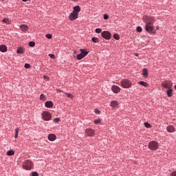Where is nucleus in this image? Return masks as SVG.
I'll list each match as a JSON object with an SVG mask.
<instances>
[{"instance_id":"nucleus-1","label":"nucleus","mask_w":176,"mask_h":176,"mask_svg":"<svg viewBox=\"0 0 176 176\" xmlns=\"http://www.w3.org/2000/svg\"><path fill=\"white\" fill-rule=\"evenodd\" d=\"M143 20H144L146 23V31H147V32H152V31H153V21H152L153 18L149 17L148 16H144Z\"/></svg>"},{"instance_id":"nucleus-2","label":"nucleus","mask_w":176,"mask_h":176,"mask_svg":"<svg viewBox=\"0 0 176 176\" xmlns=\"http://www.w3.org/2000/svg\"><path fill=\"white\" fill-rule=\"evenodd\" d=\"M159 148V143L156 141H151L148 143V148L151 149V151H157Z\"/></svg>"},{"instance_id":"nucleus-3","label":"nucleus","mask_w":176,"mask_h":176,"mask_svg":"<svg viewBox=\"0 0 176 176\" xmlns=\"http://www.w3.org/2000/svg\"><path fill=\"white\" fill-rule=\"evenodd\" d=\"M120 83L121 86L124 89H129L131 86V82H130V80L128 79L122 80Z\"/></svg>"},{"instance_id":"nucleus-4","label":"nucleus","mask_w":176,"mask_h":176,"mask_svg":"<svg viewBox=\"0 0 176 176\" xmlns=\"http://www.w3.org/2000/svg\"><path fill=\"white\" fill-rule=\"evenodd\" d=\"M80 51L81 53L77 56V60H82V58H85L89 54V52L85 49H80Z\"/></svg>"},{"instance_id":"nucleus-5","label":"nucleus","mask_w":176,"mask_h":176,"mask_svg":"<svg viewBox=\"0 0 176 176\" xmlns=\"http://www.w3.org/2000/svg\"><path fill=\"white\" fill-rule=\"evenodd\" d=\"M42 119L45 121L52 120V114L49 111H43L42 113Z\"/></svg>"},{"instance_id":"nucleus-6","label":"nucleus","mask_w":176,"mask_h":176,"mask_svg":"<svg viewBox=\"0 0 176 176\" xmlns=\"http://www.w3.org/2000/svg\"><path fill=\"white\" fill-rule=\"evenodd\" d=\"M23 168H25V170H31L32 168V162L30 161V160H27L23 163Z\"/></svg>"},{"instance_id":"nucleus-7","label":"nucleus","mask_w":176,"mask_h":176,"mask_svg":"<svg viewBox=\"0 0 176 176\" xmlns=\"http://www.w3.org/2000/svg\"><path fill=\"white\" fill-rule=\"evenodd\" d=\"M101 36L102 38H104V39L109 40V39H111L112 34H111V32H109L108 31H103L101 33Z\"/></svg>"},{"instance_id":"nucleus-8","label":"nucleus","mask_w":176,"mask_h":176,"mask_svg":"<svg viewBox=\"0 0 176 176\" xmlns=\"http://www.w3.org/2000/svg\"><path fill=\"white\" fill-rule=\"evenodd\" d=\"M162 86L165 89H171L173 87V83L170 81L165 80L162 82Z\"/></svg>"},{"instance_id":"nucleus-9","label":"nucleus","mask_w":176,"mask_h":176,"mask_svg":"<svg viewBox=\"0 0 176 176\" xmlns=\"http://www.w3.org/2000/svg\"><path fill=\"white\" fill-rule=\"evenodd\" d=\"M78 14H79L76 12H72L69 16V20H71V21H74V20H76V19H78Z\"/></svg>"},{"instance_id":"nucleus-10","label":"nucleus","mask_w":176,"mask_h":176,"mask_svg":"<svg viewBox=\"0 0 176 176\" xmlns=\"http://www.w3.org/2000/svg\"><path fill=\"white\" fill-rule=\"evenodd\" d=\"M85 133L88 137H93L94 135V131L91 129H86Z\"/></svg>"},{"instance_id":"nucleus-11","label":"nucleus","mask_w":176,"mask_h":176,"mask_svg":"<svg viewBox=\"0 0 176 176\" xmlns=\"http://www.w3.org/2000/svg\"><path fill=\"white\" fill-rule=\"evenodd\" d=\"M111 90L113 91V93L118 94L120 91V87H119L118 85H113L111 87Z\"/></svg>"},{"instance_id":"nucleus-12","label":"nucleus","mask_w":176,"mask_h":176,"mask_svg":"<svg viewBox=\"0 0 176 176\" xmlns=\"http://www.w3.org/2000/svg\"><path fill=\"white\" fill-rule=\"evenodd\" d=\"M168 133H174L175 131V128L173 125H169L166 128Z\"/></svg>"},{"instance_id":"nucleus-13","label":"nucleus","mask_w":176,"mask_h":176,"mask_svg":"<svg viewBox=\"0 0 176 176\" xmlns=\"http://www.w3.org/2000/svg\"><path fill=\"white\" fill-rule=\"evenodd\" d=\"M20 28L23 32H27V31H28V26H27V25H20Z\"/></svg>"},{"instance_id":"nucleus-14","label":"nucleus","mask_w":176,"mask_h":176,"mask_svg":"<svg viewBox=\"0 0 176 176\" xmlns=\"http://www.w3.org/2000/svg\"><path fill=\"white\" fill-rule=\"evenodd\" d=\"M73 9H74L73 12L74 13H77V14H79V12H80V7L79 6H74Z\"/></svg>"},{"instance_id":"nucleus-15","label":"nucleus","mask_w":176,"mask_h":176,"mask_svg":"<svg viewBox=\"0 0 176 176\" xmlns=\"http://www.w3.org/2000/svg\"><path fill=\"white\" fill-rule=\"evenodd\" d=\"M8 51V47L5 45H0V52H2V53H5V52Z\"/></svg>"},{"instance_id":"nucleus-16","label":"nucleus","mask_w":176,"mask_h":176,"mask_svg":"<svg viewBox=\"0 0 176 176\" xmlns=\"http://www.w3.org/2000/svg\"><path fill=\"white\" fill-rule=\"evenodd\" d=\"M45 106L46 107V108H52V107H53V102L46 101L45 103Z\"/></svg>"},{"instance_id":"nucleus-17","label":"nucleus","mask_w":176,"mask_h":176,"mask_svg":"<svg viewBox=\"0 0 176 176\" xmlns=\"http://www.w3.org/2000/svg\"><path fill=\"white\" fill-rule=\"evenodd\" d=\"M56 135L51 133L48 135V140L50 141H54L56 140Z\"/></svg>"},{"instance_id":"nucleus-18","label":"nucleus","mask_w":176,"mask_h":176,"mask_svg":"<svg viewBox=\"0 0 176 176\" xmlns=\"http://www.w3.org/2000/svg\"><path fill=\"white\" fill-rule=\"evenodd\" d=\"M118 105H119V103H118V102L116 101H112L111 102V107H112L113 108H116Z\"/></svg>"},{"instance_id":"nucleus-19","label":"nucleus","mask_w":176,"mask_h":176,"mask_svg":"<svg viewBox=\"0 0 176 176\" xmlns=\"http://www.w3.org/2000/svg\"><path fill=\"white\" fill-rule=\"evenodd\" d=\"M142 75H143L144 78H148V69H143Z\"/></svg>"},{"instance_id":"nucleus-20","label":"nucleus","mask_w":176,"mask_h":176,"mask_svg":"<svg viewBox=\"0 0 176 176\" xmlns=\"http://www.w3.org/2000/svg\"><path fill=\"white\" fill-rule=\"evenodd\" d=\"M166 94H167L168 97H172V96H173V89H171V88H170V89L166 91Z\"/></svg>"},{"instance_id":"nucleus-21","label":"nucleus","mask_w":176,"mask_h":176,"mask_svg":"<svg viewBox=\"0 0 176 176\" xmlns=\"http://www.w3.org/2000/svg\"><path fill=\"white\" fill-rule=\"evenodd\" d=\"M3 23H5V24H10V23H12V21H10V19H8V18H5L2 20Z\"/></svg>"},{"instance_id":"nucleus-22","label":"nucleus","mask_w":176,"mask_h":176,"mask_svg":"<svg viewBox=\"0 0 176 176\" xmlns=\"http://www.w3.org/2000/svg\"><path fill=\"white\" fill-rule=\"evenodd\" d=\"M139 85H141L142 86H144V87H148V83H146L144 81H140Z\"/></svg>"},{"instance_id":"nucleus-23","label":"nucleus","mask_w":176,"mask_h":176,"mask_svg":"<svg viewBox=\"0 0 176 176\" xmlns=\"http://www.w3.org/2000/svg\"><path fill=\"white\" fill-rule=\"evenodd\" d=\"M40 100L41 101H46V96H45V94H42L40 96Z\"/></svg>"},{"instance_id":"nucleus-24","label":"nucleus","mask_w":176,"mask_h":176,"mask_svg":"<svg viewBox=\"0 0 176 176\" xmlns=\"http://www.w3.org/2000/svg\"><path fill=\"white\" fill-rule=\"evenodd\" d=\"M8 156H13L14 155V151L13 150L7 152Z\"/></svg>"},{"instance_id":"nucleus-25","label":"nucleus","mask_w":176,"mask_h":176,"mask_svg":"<svg viewBox=\"0 0 176 176\" xmlns=\"http://www.w3.org/2000/svg\"><path fill=\"white\" fill-rule=\"evenodd\" d=\"M113 38H114V39H116V41H119V39H120V36L119 34H113Z\"/></svg>"},{"instance_id":"nucleus-26","label":"nucleus","mask_w":176,"mask_h":176,"mask_svg":"<svg viewBox=\"0 0 176 176\" xmlns=\"http://www.w3.org/2000/svg\"><path fill=\"white\" fill-rule=\"evenodd\" d=\"M19 132H20V129H19V128H16L15 129V138H17V137H19Z\"/></svg>"},{"instance_id":"nucleus-27","label":"nucleus","mask_w":176,"mask_h":176,"mask_svg":"<svg viewBox=\"0 0 176 176\" xmlns=\"http://www.w3.org/2000/svg\"><path fill=\"white\" fill-rule=\"evenodd\" d=\"M17 53H18V54H23V53H24V51L23 50V48H19L17 50Z\"/></svg>"},{"instance_id":"nucleus-28","label":"nucleus","mask_w":176,"mask_h":176,"mask_svg":"<svg viewBox=\"0 0 176 176\" xmlns=\"http://www.w3.org/2000/svg\"><path fill=\"white\" fill-rule=\"evenodd\" d=\"M144 126L145 127H146V129H151L152 127V126H151V124L148 122H144Z\"/></svg>"},{"instance_id":"nucleus-29","label":"nucleus","mask_w":176,"mask_h":176,"mask_svg":"<svg viewBox=\"0 0 176 176\" xmlns=\"http://www.w3.org/2000/svg\"><path fill=\"white\" fill-rule=\"evenodd\" d=\"M92 42H94V43H97V42H98V38L96 37H93L91 39Z\"/></svg>"},{"instance_id":"nucleus-30","label":"nucleus","mask_w":176,"mask_h":176,"mask_svg":"<svg viewBox=\"0 0 176 176\" xmlns=\"http://www.w3.org/2000/svg\"><path fill=\"white\" fill-rule=\"evenodd\" d=\"M136 30H137L138 32H142V28L138 26V27L136 28Z\"/></svg>"},{"instance_id":"nucleus-31","label":"nucleus","mask_w":176,"mask_h":176,"mask_svg":"<svg viewBox=\"0 0 176 176\" xmlns=\"http://www.w3.org/2000/svg\"><path fill=\"white\" fill-rule=\"evenodd\" d=\"M29 45L30 46V47H34V46H35V42L34 41H30L29 43Z\"/></svg>"},{"instance_id":"nucleus-32","label":"nucleus","mask_w":176,"mask_h":176,"mask_svg":"<svg viewBox=\"0 0 176 176\" xmlns=\"http://www.w3.org/2000/svg\"><path fill=\"white\" fill-rule=\"evenodd\" d=\"M95 31H96V34H101L102 30H101L100 28H97V29H96Z\"/></svg>"},{"instance_id":"nucleus-33","label":"nucleus","mask_w":176,"mask_h":176,"mask_svg":"<svg viewBox=\"0 0 176 176\" xmlns=\"http://www.w3.org/2000/svg\"><path fill=\"white\" fill-rule=\"evenodd\" d=\"M65 94H66V96L68 97V98H72L74 97L72 96V94H71L65 93Z\"/></svg>"},{"instance_id":"nucleus-34","label":"nucleus","mask_w":176,"mask_h":176,"mask_svg":"<svg viewBox=\"0 0 176 176\" xmlns=\"http://www.w3.org/2000/svg\"><path fill=\"white\" fill-rule=\"evenodd\" d=\"M49 57H50V58H53V60H54V58H56V56L53 54H50Z\"/></svg>"},{"instance_id":"nucleus-35","label":"nucleus","mask_w":176,"mask_h":176,"mask_svg":"<svg viewBox=\"0 0 176 176\" xmlns=\"http://www.w3.org/2000/svg\"><path fill=\"white\" fill-rule=\"evenodd\" d=\"M58 122H60V119L58 118H56L54 119V123H58Z\"/></svg>"},{"instance_id":"nucleus-36","label":"nucleus","mask_w":176,"mask_h":176,"mask_svg":"<svg viewBox=\"0 0 176 176\" xmlns=\"http://www.w3.org/2000/svg\"><path fill=\"white\" fill-rule=\"evenodd\" d=\"M46 38H47V39H52V34H47L45 35Z\"/></svg>"},{"instance_id":"nucleus-37","label":"nucleus","mask_w":176,"mask_h":176,"mask_svg":"<svg viewBox=\"0 0 176 176\" xmlns=\"http://www.w3.org/2000/svg\"><path fill=\"white\" fill-rule=\"evenodd\" d=\"M100 122H101L100 120H94V124H98V123H100Z\"/></svg>"},{"instance_id":"nucleus-38","label":"nucleus","mask_w":176,"mask_h":176,"mask_svg":"<svg viewBox=\"0 0 176 176\" xmlns=\"http://www.w3.org/2000/svg\"><path fill=\"white\" fill-rule=\"evenodd\" d=\"M30 64H28V63H26V64L25 65V68L28 69V68H30Z\"/></svg>"},{"instance_id":"nucleus-39","label":"nucleus","mask_w":176,"mask_h":176,"mask_svg":"<svg viewBox=\"0 0 176 176\" xmlns=\"http://www.w3.org/2000/svg\"><path fill=\"white\" fill-rule=\"evenodd\" d=\"M32 176H38V173L33 172L32 174Z\"/></svg>"},{"instance_id":"nucleus-40","label":"nucleus","mask_w":176,"mask_h":176,"mask_svg":"<svg viewBox=\"0 0 176 176\" xmlns=\"http://www.w3.org/2000/svg\"><path fill=\"white\" fill-rule=\"evenodd\" d=\"M170 176H176V171L172 172Z\"/></svg>"},{"instance_id":"nucleus-41","label":"nucleus","mask_w":176,"mask_h":176,"mask_svg":"<svg viewBox=\"0 0 176 176\" xmlns=\"http://www.w3.org/2000/svg\"><path fill=\"white\" fill-rule=\"evenodd\" d=\"M108 14H104V20H108Z\"/></svg>"},{"instance_id":"nucleus-42","label":"nucleus","mask_w":176,"mask_h":176,"mask_svg":"<svg viewBox=\"0 0 176 176\" xmlns=\"http://www.w3.org/2000/svg\"><path fill=\"white\" fill-rule=\"evenodd\" d=\"M95 113H97V115H99L100 111V110H95Z\"/></svg>"},{"instance_id":"nucleus-43","label":"nucleus","mask_w":176,"mask_h":176,"mask_svg":"<svg viewBox=\"0 0 176 176\" xmlns=\"http://www.w3.org/2000/svg\"><path fill=\"white\" fill-rule=\"evenodd\" d=\"M58 91H60V92L64 93V91H61V90H60V89H58Z\"/></svg>"},{"instance_id":"nucleus-44","label":"nucleus","mask_w":176,"mask_h":176,"mask_svg":"<svg viewBox=\"0 0 176 176\" xmlns=\"http://www.w3.org/2000/svg\"><path fill=\"white\" fill-rule=\"evenodd\" d=\"M74 2H78L79 0H72Z\"/></svg>"},{"instance_id":"nucleus-45","label":"nucleus","mask_w":176,"mask_h":176,"mask_svg":"<svg viewBox=\"0 0 176 176\" xmlns=\"http://www.w3.org/2000/svg\"><path fill=\"white\" fill-rule=\"evenodd\" d=\"M23 2H27L28 0H22Z\"/></svg>"},{"instance_id":"nucleus-46","label":"nucleus","mask_w":176,"mask_h":176,"mask_svg":"<svg viewBox=\"0 0 176 176\" xmlns=\"http://www.w3.org/2000/svg\"><path fill=\"white\" fill-rule=\"evenodd\" d=\"M74 54H76V51L74 50Z\"/></svg>"},{"instance_id":"nucleus-47","label":"nucleus","mask_w":176,"mask_h":176,"mask_svg":"<svg viewBox=\"0 0 176 176\" xmlns=\"http://www.w3.org/2000/svg\"><path fill=\"white\" fill-rule=\"evenodd\" d=\"M175 89H176V85H175Z\"/></svg>"},{"instance_id":"nucleus-48","label":"nucleus","mask_w":176,"mask_h":176,"mask_svg":"<svg viewBox=\"0 0 176 176\" xmlns=\"http://www.w3.org/2000/svg\"><path fill=\"white\" fill-rule=\"evenodd\" d=\"M44 78H46V76H44Z\"/></svg>"}]
</instances>
